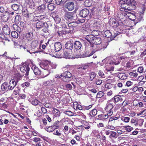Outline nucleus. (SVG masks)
<instances>
[{
    "mask_svg": "<svg viewBox=\"0 0 146 146\" xmlns=\"http://www.w3.org/2000/svg\"><path fill=\"white\" fill-rule=\"evenodd\" d=\"M85 39L90 42V46L92 48L95 47L96 45L99 44L102 42L100 38L95 36L92 35L86 36Z\"/></svg>",
    "mask_w": 146,
    "mask_h": 146,
    "instance_id": "1",
    "label": "nucleus"
},
{
    "mask_svg": "<svg viewBox=\"0 0 146 146\" xmlns=\"http://www.w3.org/2000/svg\"><path fill=\"white\" fill-rule=\"evenodd\" d=\"M20 69L21 71L23 73L26 72L25 75L28 76V78L31 80H33L34 78V76H33L32 74H29V72L30 70V68L27 65H22L20 66Z\"/></svg>",
    "mask_w": 146,
    "mask_h": 146,
    "instance_id": "2",
    "label": "nucleus"
},
{
    "mask_svg": "<svg viewBox=\"0 0 146 146\" xmlns=\"http://www.w3.org/2000/svg\"><path fill=\"white\" fill-rule=\"evenodd\" d=\"M126 2L129 3L128 5V6L126 7L124 11L126 12L131 11V10H134L136 8V2L134 0H127Z\"/></svg>",
    "mask_w": 146,
    "mask_h": 146,
    "instance_id": "3",
    "label": "nucleus"
},
{
    "mask_svg": "<svg viewBox=\"0 0 146 146\" xmlns=\"http://www.w3.org/2000/svg\"><path fill=\"white\" fill-rule=\"evenodd\" d=\"M38 44V41L37 40L33 41L31 44V49L29 50H27V51L31 54L38 52H39L37 47Z\"/></svg>",
    "mask_w": 146,
    "mask_h": 146,
    "instance_id": "4",
    "label": "nucleus"
},
{
    "mask_svg": "<svg viewBox=\"0 0 146 146\" xmlns=\"http://www.w3.org/2000/svg\"><path fill=\"white\" fill-rule=\"evenodd\" d=\"M72 76L71 73L68 71H66L62 74V80L64 82H68L72 80Z\"/></svg>",
    "mask_w": 146,
    "mask_h": 146,
    "instance_id": "5",
    "label": "nucleus"
},
{
    "mask_svg": "<svg viewBox=\"0 0 146 146\" xmlns=\"http://www.w3.org/2000/svg\"><path fill=\"white\" fill-rule=\"evenodd\" d=\"M75 14L72 12H65L64 16V18L67 21H70L74 20Z\"/></svg>",
    "mask_w": 146,
    "mask_h": 146,
    "instance_id": "6",
    "label": "nucleus"
},
{
    "mask_svg": "<svg viewBox=\"0 0 146 146\" xmlns=\"http://www.w3.org/2000/svg\"><path fill=\"white\" fill-rule=\"evenodd\" d=\"M64 7L66 9H67L69 11H71L74 9L75 5L74 2L73 1H68L66 2Z\"/></svg>",
    "mask_w": 146,
    "mask_h": 146,
    "instance_id": "7",
    "label": "nucleus"
},
{
    "mask_svg": "<svg viewBox=\"0 0 146 146\" xmlns=\"http://www.w3.org/2000/svg\"><path fill=\"white\" fill-rule=\"evenodd\" d=\"M24 38L28 41H31L34 39L33 33L31 32H27L24 35Z\"/></svg>",
    "mask_w": 146,
    "mask_h": 146,
    "instance_id": "8",
    "label": "nucleus"
},
{
    "mask_svg": "<svg viewBox=\"0 0 146 146\" xmlns=\"http://www.w3.org/2000/svg\"><path fill=\"white\" fill-rule=\"evenodd\" d=\"M114 106L108 104H106L105 110L108 112V115L111 116L113 114V108Z\"/></svg>",
    "mask_w": 146,
    "mask_h": 146,
    "instance_id": "9",
    "label": "nucleus"
},
{
    "mask_svg": "<svg viewBox=\"0 0 146 146\" xmlns=\"http://www.w3.org/2000/svg\"><path fill=\"white\" fill-rule=\"evenodd\" d=\"M109 116L108 115V114L107 115L101 114L98 115L97 119L98 120H101L103 122H105L108 121V118Z\"/></svg>",
    "mask_w": 146,
    "mask_h": 146,
    "instance_id": "10",
    "label": "nucleus"
},
{
    "mask_svg": "<svg viewBox=\"0 0 146 146\" xmlns=\"http://www.w3.org/2000/svg\"><path fill=\"white\" fill-rule=\"evenodd\" d=\"M18 79L16 80H11L9 82V84L10 90H13L16 85L17 83L18 82Z\"/></svg>",
    "mask_w": 146,
    "mask_h": 146,
    "instance_id": "11",
    "label": "nucleus"
},
{
    "mask_svg": "<svg viewBox=\"0 0 146 146\" xmlns=\"http://www.w3.org/2000/svg\"><path fill=\"white\" fill-rule=\"evenodd\" d=\"M9 13L8 11L4 13L1 16V19L4 22H7L9 19Z\"/></svg>",
    "mask_w": 146,
    "mask_h": 146,
    "instance_id": "12",
    "label": "nucleus"
},
{
    "mask_svg": "<svg viewBox=\"0 0 146 146\" xmlns=\"http://www.w3.org/2000/svg\"><path fill=\"white\" fill-rule=\"evenodd\" d=\"M1 89L2 91L4 92L8 91L10 90L8 83L5 82L3 83L1 86Z\"/></svg>",
    "mask_w": 146,
    "mask_h": 146,
    "instance_id": "13",
    "label": "nucleus"
},
{
    "mask_svg": "<svg viewBox=\"0 0 146 146\" xmlns=\"http://www.w3.org/2000/svg\"><path fill=\"white\" fill-rule=\"evenodd\" d=\"M47 27V23L46 22H43L41 21L38 22L36 24V28L38 29L42 28L44 27Z\"/></svg>",
    "mask_w": 146,
    "mask_h": 146,
    "instance_id": "14",
    "label": "nucleus"
},
{
    "mask_svg": "<svg viewBox=\"0 0 146 146\" xmlns=\"http://www.w3.org/2000/svg\"><path fill=\"white\" fill-rule=\"evenodd\" d=\"M89 11L86 9H84L80 11V15L82 17H86L89 14Z\"/></svg>",
    "mask_w": 146,
    "mask_h": 146,
    "instance_id": "15",
    "label": "nucleus"
},
{
    "mask_svg": "<svg viewBox=\"0 0 146 146\" xmlns=\"http://www.w3.org/2000/svg\"><path fill=\"white\" fill-rule=\"evenodd\" d=\"M31 69L35 75L40 76L41 71L35 65H33L31 67Z\"/></svg>",
    "mask_w": 146,
    "mask_h": 146,
    "instance_id": "16",
    "label": "nucleus"
},
{
    "mask_svg": "<svg viewBox=\"0 0 146 146\" xmlns=\"http://www.w3.org/2000/svg\"><path fill=\"white\" fill-rule=\"evenodd\" d=\"M73 41H69L66 43L65 46L66 48L71 50L73 48Z\"/></svg>",
    "mask_w": 146,
    "mask_h": 146,
    "instance_id": "17",
    "label": "nucleus"
},
{
    "mask_svg": "<svg viewBox=\"0 0 146 146\" xmlns=\"http://www.w3.org/2000/svg\"><path fill=\"white\" fill-rule=\"evenodd\" d=\"M74 47L76 50L80 49L82 47L81 43L78 41H76L73 42Z\"/></svg>",
    "mask_w": 146,
    "mask_h": 146,
    "instance_id": "18",
    "label": "nucleus"
},
{
    "mask_svg": "<svg viewBox=\"0 0 146 146\" xmlns=\"http://www.w3.org/2000/svg\"><path fill=\"white\" fill-rule=\"evenodd\" d=\"M3 32L5 35H9L10 34V30L8 26L7 25H5L3 28Z\"/></svg>",
    "mask_w": 146,
    "mask_h": 146,
    "instance_id": "19",
    "label": "nucleus"
},
{
    "mask_svg": "<svg viewBox=\"0 0 146 146\" xmlns=\"http://www.w3.org/2000/svg\"><path fill=\"white\" fill-rule=\"evenodd\" d=\"M78 23L76 22H73L69 23L68 24V27L69 28L68 29H71L70 30H71V31H72L73 30H74V28H76L78 26Z\"/></svg>",
    "mask_w": 146,
    "mask_h": 146,
    "instance_id": "20",
    "label": "nucleus"
},
{
    "mask_svg": "<svg viewBox=\"0 0 146 146\" xmlns=\"http://www.w3.org/2000/svg\"><path fill=\"white\" fill-rule=\"evenodd\" d=\"M50 69H48L47 70H44L43 71L41 72L40 76L41 77H45L49 75L50 73Z\"/></svg>",
    "mask_w": 146,
    "mask_h": 146,
    "instance_id": "21",
    "label": "nucleus"
},
{
    "mask_svg": "<svg viewBox=\"0 0 146 146\" xmlns=\"http://www.w3.org/2000/svg\"><path fill=\"white\" fill-rule=\"evenodd\" d=\"M54 84V81L53 80L44 81L43 83V85L45 86H52Z\"/></svg>",
    "mask_w": 146,
    "mask_h": 146,
    "instance_id": "22",
    "label": "nucleus"
},
{
    "mask_svg": "<svg viewBox=\"0 0 146 146\" xmlns=\"http://www.w3.org/2000/svg\"><path fill=\"white\" fill-rule=\"evenodd\" d=\"M110 23L113 28H116L119 25V24L114 19H110L109 21Z\"/></svg>",
    "mask_w": 146,
    "mask_h": 146,
    "instance_id": "23",
    "label": "nucleus"
},
{
    "mask_svg": "<svg viewBox=\"0 0 146 146\" xmlns=\"http://www.w3.org/2000/svg\"><path fill=\"white\" fill-rule=\"evenodd\" d=\"M55 50L57 52L60 51L62 48V45L60 42H56L54 44Z\"/></svg>",
    "mask_w": 146,
    "mask_h": 146,
    "instance_id": "24",
    "label": "nucleus"
},
{
    "mask_svg": "<svg viewBox=\"0 0 146 146\" xmlns=\"http://www.w3.org/2000/svg\"><path fill=\"white\" fill-rule=\"evenodd\" d=\"M107 47V46L104 44H99L96 45L95 47H96V51H98L99 50H104Z\"/></svg>",
    "mask_w": 146,
    "mask_h": 146,
    "instance_id": "25",
    "label": "nucleus"
},
{
    "mask_svg": "<svg viewBox=\"0 0 146 146\" xmlns=\"http://www.w3.org/2000/svg\"><path fill=\"white\" fill-rule=\"evenodd\" d=\"M63 55H62V56L64 58H72L71 55V53L68 52V51L64 50V51Z\"/></svg>",
    "mask_w": 146,
    "mask_h": 146,
    "instance_id": "26",
    "label": "nucleus"
},
{
    "mask_svg": "<svg viewBox=\"0 0 146 146\" xmlns=\"http://www.w3.org/2000/svg\"><path fill=\"white\" fill-rule=\"evenodd\" d=\"M71 32V30H68V28H67V29L65 31H58L57 32V33L58 34L59 36H60L63 34H66L67 33H70Z\"/></svg>",
    "mask_w": 146,
    "mask_h": 146,
    "instance_id": "27",
    "label": "nucleus"
},
{
    "mask_svg": "<svg viewBox=\"0 0 146 146\" xmlns=\"http://www.w3.org/2000/svg\"><path fill=\"white\" fill-rule=\"evenodd\" d=\"M40 67L44 70H47L48 69H50V68H49V64L47 62H42L40 64Z\"/></svg>",
    "mask_w": 146,
    "mask_h": 146,
    "instance_id": "28",
    "label": "nucleus"
},
{
    "mask_svg": "<svg viewBox=\"0 0 146 146\" xmlns=\"http://www.w3.org/2000/svg\"><path fill=\"white\" fill-rule=\"evenodd\" d=\"M46 9V7L45 5L44 4H42L41 5L39 6L38 7V11L40 13H42L44 12Z\"/></svg>",
    "mask_w": 146,
    "mask_h": 146,
    "instance_id": "29",
    "label": "nucleus"
},
{
    "mask_svg": "<svg viewBox=\"0 0 146 146\" xmlns=\"http://www.w3.org/2000/svg\"><path fill=\"white\" fill-rule=\"evenodd\" d=\"M58 128V126H49L47 128V131L49 132H52L56 129Z\"/></svg>",
    "mask_w": 146,
    "mask_h": 146,
    "instance_id": "30",
    "label": "nucleus"
},
{
    "mask_svg": "<svg viewBox=\"0 0 146 146\" xmlns=\"http://www.w3.org/2000/svg\"><path fill=\"white\" fill-rule=\"evenodd\" d=\"M52 112L54 116L55 117H58L60 115V111L57 109L53 108Z\"/></svg>",
    "mask_w": 146,
    "mask_h": 146,
    "instance_id": "31",
    "label": "nucleus"
},
{
    "mask_svg": "<svg viewBox=\"0 0 146 146\" xmlns=\"http://www.w3.org/2000/svg\"><path fill=\"white\" fill-rule=\"evenodd\" d=\"M144 121V119H137V122L134 124L135 126L139 125V126H142Z\"/></svg>",
    "mask_w": 146,
    "mask_h": 146,
    "instance_id": "32",
    "label": "nucleus"
},
{
    "mask_svg": "<svg viewBox=\"0 0 146 146\" xmlns=\"http://www.w3.org/2000/svg\"><path fill=\"white\" fill-rule=\"evenodd\" d=\"M46 15L40 16H35L34 17V21H37L41 20L46 17Z\"/></svg>",
    "mask_w": 146,
    "mask_h": 146,
    "instance_id": "33",
    "label": "nucleus"
},
{
    "mask_svg": "<svg viewBox=\"0 0 146 146\" xmlns=\"http://www.w3.org/2000/svg\"><path fill=\"white\" fill-rule=\"evenodd\" d=\"M117 77L119 78L121 80L125 79L127 78V77L126 76L125 74L123 73H119L117 75Z\"/></svg>",
    "mask_w": 146,
    "mask_h": 146,
    "instance_id": "34",
    "label": "nucleus"
},
{
    "mask_svg": "<svg viewBox=\"0 0 146 146\" xmlns=\"http://www.w3.org/2000/svg\"><path fill=\"white\" fill-rule=\"evenodd\" d=\"M115 102H117L119 100L122 99L120 95H117L114 96L113 98Z\"/></svg>",
    "mask_w": 146,
    "mask_h": 146,
    "instance_id": "35",
    "label": "nucleus"
},
{
    "mask_svg": "<svg viewBox=\"0 0 146 146\" xmlns=\"http://www.w3.org/2000/svg\"><path fill=\"white\" fill-rule=\"evenodd\" d=\"M12 27L15 30L18 31L19 33L21 31V29L20 27L17 25L16 24L13 25Z\"/></svg>",
    "mask_w": 146,
    "mask_h": 146,
    "instance_id": "36",
    "label": "nucleus"
},
{
    "mask_svg": "<svg viewBox=\"0 0 146 146\" xmlns=\"http://www.w3.org/2000/svg\"><path fill=\"white\" fill-rule=\"evenodd\" d=\"M89 75L90 77V80L91 81H92L96 76V74L95 72H92L90 73Z\"/></svg>",
    "mask_w": 146,
    "mask_h": 146,
    "instance_id": "37",
    "label": "nucleus"
},
{
    "mask_svg": "<svg viewBox=\"0 0 146 146\" xmlns=\"http://www.w3.org/2000/svg\"><path fill=\"white\" fill-rule=\"evenodd\" d=\"M97 113V110L95 109H94L92 110L89 113L90 115L92 117L96 115Z\"/></svg>",
    "mask_w": 146,
    "mask_h": 146,
    "instance_id": "38",
    "label": "nucleus"
},
{
    "mask_svg": "<svg viewBox=\"0 0 146 146\" xmlns=\"http://www.w3.org/2000/svg\"><path fill=\"white\" fill-rule=\"evenodd\" d=\"M11 35L13 37L16 38H17L19 36L18 33L15 31H12L11 33Z\"/></svg>",
    "mask_w": 146,
    "mask_h": 146,
    "instance_id": "39",
    "label": "nucleus"
},
{
    "mask_svg": "<svg viewBox=\"0 0 146 146\" xmlns=\"http://www.w3.org/2000/svg\"><path fill=\"white\" fill-rule=\"evenodd\" d=\"M112 34L109 31H106L104 33V35L106 37L109 38L110 37L112 36Z\"/></svg>",
    "mask_w": 146,
    "mask_h": 146,
    "instance_id": "40",
    "label": "nucleus"
},
{
    "mask_svg": "<svg viewBox=\"0 0 146 146\" xmlns=\"http://www.w3.org/2000/svg\"><path fill=\"white\" fill-rule=\"evenodd\" d=\"M129 3H124L122 4L121 5V8L120 9L121 11H124L125 9H126V7L128 6V5Z\"/></svg>",
    "mask_w": 146,
    "mask_h": 146,
    "instance_id": "41",
    "label": "nucleus"
},
{
    "mask_svg": "<svg viewBox=\"0 0 146 146\" xmlns=\"http://www.w3.org/2000/svg\"><path fill=\"white\" fill-rule=\"evenodd\" d=\"M11 8L14 10L17 11L19 8V5L17 4H14L12 5Z\"/></svg>",
    "mask_w": 146,
    "mask_h": 146,
    "instance_id": "42",
    "label": "nucleus"
},
{
    "mask_svg": "<svg viewBox=\"0 0 146 146\" xmlns=\"http://www.w3.org/2000/svg\"><path fill=\"white\" fill-rule=\"evenodd\" d=\"M3 40H8L9 41V40L3 34H1V33H0V40L2 41Z\"/></svg>",
    "mask_w": 146,
    "mask_h": 146,
    "instance_id": "43",
    "label": "nucleus"
},
{
    "mask_svg": "<svg viewBox=\"0 0 146 146\" xmlns=\"http://www.w3.org/2000/svg\"><path fill=\"white\" fill-rule=\"evenodd\" d=\"M117 133L115 132L111 131V134L109 136V137H112L114 138H116L117 137Z\"/></svg>",
    "mask_w": 146,
    "mask_h": 146,
    "instance_id": "44",
    "label": "nucleus"
},
{
    "mask_svg": "<svg viewBox=\"0 0 146 146\" xmlns=\"http://www.w3.org/2000/svg\"><path fill=\"white\" fill-rule=\"evenodd\" d=\"M117 119L118 118L117 117L114 116L111 117L109 119L108 123H110L112 121H115L117 120Z\"/></svg>",
    "mask_w": 146,
    "mask_h": 146,
    "instance_id": "45",
    "label": "nucleus"
},
{
    "mask_svg": "<svg viewBox=\"0 0 146 146\" xmlns=\"http://www.w3.org/2000/svg\"><path fill=\"white\" fill-rule=\"evenodd\" d=\"M48 9L50 11L53 10L54 8V5L53 4H49L48 5Z\"/></svg>",
    "mask_w": 146,
    "mask_h": 146,
    "instance_id": "46",
    "label": "nucleus"
},
{
    "mask_svg": "<svg viewBox=\"0 0 146 146\" xmlns=\"http://www.w3.org/2000/svg\"><path fill=\"white\" fill-rule=\"evenodd\" d=\"M124 127L125 129L128 132H130L133 129L132 127L129 125L124 126Z\"/></svg>",
    "mask_w": 146,
    "mask_h": 146,
    "instance_id": "47",
    "label": "nucleus"
},
{
    "mask_svg": "<svg viewBox=\"0 0 146 146\" xmlns=\"http://www.w3.org/2000/svg\"><path fill=\"white\" fill-rule=\"evenodd\" d=\"M7 11V9H6V8L5 6H0V12L1 13H5V11Z\"/></svg>",
    "mask_w": 146,
    "mask_h": 146,
    "instance_id": "48",
    "label": "nucleus"
},
{
    "mask_svg": "<svg viewBox=\"0 0 146 146\" xmlns=\"http://www.w3.org/2000/svg\"><path fill=\"white\" fill-rule=\"evenodd\" d=\"M56 3L57 5L64 4L65 1L64 0H55Z\"/></svg>",
    "mask_w": 146,
    "mask_h": 146,
    "instance_id": "49",
    "label": "nucleus"
},
{
    "mask_svg": "<svg viewBox=\"0 0 146 146\" xmlns=\"http://www.w3.org/2000/svg\"><path fill=\"white\" fill-rule=\"evenodd\" d=\"M113 98H112L111 100H109L108 101L107 104H108L111 105H113V106H114L115 104L113 101Z\"/></svg>",
    "mask_w": 146,
    "mask_h": 146,
    "instance_id": "50",
    "label": "nucleus"
},
{
    "mask_svg": "<svg viewBox=\"0 0 146 146\" xmlns=\"http://www.w3.org/2000/svg\"><path fill=\"white\" fill-rule=\"evenodd\" d=\"M81 56L82 57H89V52L87 51L85 52L84 54H82Z\"/></svg>",
    "mask_w": 146,
    "mask_h": 146,
    "instance_id": "51",
    "label": "nucleus"
},
{
    "mask_svg": "<svg viewBox=\"0 0 146 146\" xmlns=\"http://www.w3.org/2000/svg\"><path fill=\"white\" fill-rule=\"evenodd\" d=\"M104 94L102 92H100L98 93L96 96V98H98L102 97L104 95Z\"/></svg>",
    "mask_w": 146,
    "mask_h": 146,
    "instance_id": "52",
    "label": "nucleus"
},
{
    "mask_svg": "<svg viewBox=\"0 0 146 146\" xmlns=\"http://www.w3.org/2000/svg\"><path fill=\"white\" fill-rule=\"evenodd\" d=\"M14 46L15 47L17 48H20V49L21 48H23L24 49H25V47H24L22 45H21L19 44L17 42H15L14 43Z\"/></svg>",
    "mask_w": 146,
    "mask_h": 146,
    "instance_id": "53",
    "label": "nucleus"
},
{
    "mask_svg": "<svg viewBox=\"0 0 146 146\" xmlns=\"http://www.w3.org/2000/svg\"><path fill=\"white\" fill-rule=\"evenodd\" d=\"M65 114L69 116H72L74 115V113L70 111H64Z\"/></svg>",
    "mask_w": 146,
    "mask_h": 146,
    "instance_id": "54",
    "label": "nucleus"
},
{
    "mask_svg": "<svg viewBox=\"0 0 146 146\" xmlns=\"http://www.w3.org/2000/svg\"><path fill=\"white\" fill-rule=\"evenodd\" d=\"M141 7L142 11L141 13L143 14L144 13V12L145 11L146 9V5L145 4H142L141 5Z\"/></svg>",
    "mask_w": 146,
    "mask_h": 146,
    "instance_id": "55",
    "label": "nucleus"
},
{
    "mask_svg": "<svg viewBox=\"0 0 146 146\" xmlns=\"http://www.w3.org/2000/svg\"><path fill=\"white\" fill-rule=\"evenodd\" d=\"M65 87L66 89L68 90H71L72 89V85L70 84H66Z\"/></svg>",
    "mask_w": 146,
    "mask_h": 146,
    "instance_id": "56",
    "label": "nucleus"
},
{
    "mask_svg": "<svg viewBox=\"0 0 146 146\" xmlns=\"http://www.w3.org/2000/svg\"><path fill=\"white\" fill-rule=\"evenodd\" d=\"M54 19L55 21L57 24L59 23L61 20L60 18L58 17H55Z\"/></svg>",
    "mask_w": 146,
    "mask_h": 146,
    "instance_id": "57",
    "label": "nucleus"
},
{
    "mask_svg": "<svg viewBox=\"0 0 146 146\" xmlns=\"http://www.w3.org/2000/svg\"><path fill=\"white\" fill-rule=\"evenodd\" d=\"M33 141L35 143H36L38 142H39L42 140L40 138L35 137L33 139Z\"/></svg>",
    "mask_w": 146,
    "mask_h": 146,
    "instance_id": "58",
    "label": "nucleus"
},
{
    "mask_svg": "<svg viewBox=\"0 0 146 146\" xmlns=\"http://www.w3.org/2000/svg\"><path fill=\"white\" fill-rule=\"evenodd\" d=\"M39 101L36 99H35L32 102V104L36 106L38 104Z\"/></svg>",
    "mask_w": 146,
    "mask_h": 146,
    "instance_id": "59",
    "label": "nucleus"
},
{
    "mask_svg": "<svg viewBox=\"0 0 146 146\" xmlns=\"http://www.w3.org/2000/svg\"><path fill=\"white\" fill-rule=\"evenodd\" d=\"M28 5V6L31 8L34 9L35 7L34 3L33 1H32Z\"/></svg>",
    "mask_w": 146,
    "mask_h": 146,
    "instance_id": "60",
    "label": "nucleus"
},
{
    "mask_svg": "<svg viewBox=\"0 0 146 146\" xmlns=\"http://www.w3.org/2000/svg\"><path fill=\"white\" fill-rule=\"evenodd\" d=\"M48 25L47 24V27H44L42 28H43V29H42V31L45 33H46L48 32Z\"/></svg>",
    "mask_w": 146,
    "mask_h": 146,
    "instance_id": "61",
    "label": "nucleus"
},
{
    "mask_svg": "<svg viewBox=\"0 0 146 146\" xmlns=\"http://www.w3.org/2000/svg\"><path fill=\"white\" fill-rule=\"evenodd\" d=\"M102 80L99 79H96V84L97 85H100L102 83Z\"/></svg>",
    "mask_w": 146,
    "mask_h": 146,
    "instance_id": "62",
    "label": "nucleus"
},
{
    "mask_svg": "<svg viewBox=\"0 0 146 146\" xmlns=\"http://www.w3.org/2000/svg\"><path fill=\"white\" fill-rule=\"evenodd\" d=\"M49 65H50L52 69L56 68L57 66V65L56 64L53 63H50L49 64Z\"/></svg>",
    "mask_w": 146,
    "mask_h": 146,
    "instance_id": "63",
    "label": "nucleus"
},
{
    "mask_svg": "<svg viewBox=\"0 0 146 146\" xmlns=\"http://www.w3.org/2000/svg\"><path fill=\"white\" fill-rule=\"evenodd\" d=\"M132 84L133 83L130 81H127L126 83L125 86H127L128 87H129L132 85Z\"/></svg>",
    "mask_w": 146,
    "mask_h": 146,
    "instance_id": "64",
    "label": "nucleus"
}]
</instances>
